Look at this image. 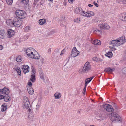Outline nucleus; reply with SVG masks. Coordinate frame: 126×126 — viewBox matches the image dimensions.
Wrapping results in <instances>:
<instances>
[{
	"mask_svg": "<svg viewBox=\"0 0 126 126\" xmlns=\"http://www.w3.org/2000/svg\"><path fill=\"white\" fill-rule=\"evenodd\" d=\"M6 22H7V24L8 25L9 24L10 25L12 26H13V23H14V20L13 21H12L11 19L9 20H8L7 21H6Z\"/></svg>",
	"mask_w": 126,
	"mask_h": 126,
	"instance_id": "obj_26",
	"label": "nucleus"
},
{
	"mask_svg": "<svg viewBox=\"0 0 126 126\" xmlns=\"http://www.w3.org/2000/svg\"><path fill=\"white\" fill-rule=\"evenodd\" d=\"M33 117V115L32 114V113H30L28 115V117L29 118H32Z\"/></svg>",
	"mask_w": 126,
	"mask_h": 126,
	"instance_id": "obj_42",
	"label": "nucleus"
},
{
	"mask_svg": "<svg viewBox=\"0 0 126 126\" xmlns=\"http://www.w3.org/2000/svg\"><path fill=\"white\" fill-rule=\"evenodd\" d=\"M87 13L88 15H89V16H88V17L93 16L94 14L93 12L91 11L87 12Z\"/></svg>",
	"mask_w": 126,
	"mask_h": 126,
	"instance_id": "obj_35",
	"label": "nucleus"
},
{
	"mask_svg": "<svg viewBox=\"0 0 126 126\" xmlns=\"http://www.w3.org/2000/svg\"><path fill=\"white\" fill-rule=\"evenodd\" d=\"M39 0H35V1H37Z\"/></svg>",
	"mask_w": 126,
	"mask_h": 126,
	"instance_id": "obj_57",
	"label": "nucleus"
},
{
	"mask_svg": "<svg viewBox=\"0 0 126 126\" xmlns=\"http://www.w3.org/2000/svg\"><path fill=\"white\" fill-rule=\"evenodd\" d=\"M31 68L32 70V75H35V69L33 67V66H32Z\"/></svg>",
	"mask_w": 126,
	"mask_h": 126,
	"instance_id": "obj_30",
	"label": "nucleus"
},
{
	"mask_svg": "<svg viewBox=\"0 0 126 126\" xmlns=\"http://www.w3.org/2000/svg\"><path fill=\"white\" fill-rule=\"evenodd\" d=\"M28 91L29 94L30 95H32L33 94V90L32 88L28 89Z\"/></svg>",
	"mask_w": 126,
	"mask_h": 126,
	"instance_id": "obj_32",
	"label": "nucleus"
},
{
	"mask_svg": "<svg viewBox=\"0 0 126 126\" xmlns=\"http://www.w3.org/2000/svg\"><path fill=\"white\" fill-rule=\"evenodd\" d=\"M112 48V50H115V48Z\"/></svg>",
	"mask_w": 126,
	"mask_h": 126,
	"instance_id": "obj_53",
	"label": "nucleus"
},
{
	"mask_svg": "<svg viewBox=\"0 0 126 126\" xmlns=\"http://www.w3.org/2000/svg\"><path fill=\"white\" fill-rule=\"evenodd\" d=\"M82 10V8L80 7L77 8L75 10L74 12L75 13L78 14H80Z\"/></svg>",
	"mask_w": 126,
	"mask_h": 126,
	"instance_id": "obj_18",
	"label": "nucleus"
},
{
	"mask_svg": "<svg viewBox=\"0 0 126 126\" xmlns=\"http://www.w3.org/2000/svg\"><path fill=\"white\" fill-rule=\"evenodd\" d=\"M87 13V12H86L82 10V12H81V13L80 15L83 16L88 17V16H89V15H88Z\"/></svg>",
	"mask_w": 126,
	"mask_h": 126,
	"instance_id": "obj_27",
	"label": "nucleus"
},
{
	"mask_svg": "<svg viewBox=\"0 0 126 126\" xmlns=\"http://www.w3.org/2000/svg\"><path fill=\"white\" fill-rule=\"evenodd\" d=\"M51 52V48H49L48 50V52L49 53H50Z\"/></svg>",
	"mask_w": 126,
	"mask_h": 126,
	"instance_id": "obj_50",
	"label": "nucleus"
},
{
	"mask_svg": "<svg viewBox=\"0 0 126 126\" xmlns=\"http://www.w3.org/2000/svg\"><path fill=\"white\" fill-rule=\"evenodd\" d=\"M30 87H31L32 85V82H29L27 84Z\"/></svg>",
	"mask_w": 126,
	"mask_h": 126,
	"instance_id": "obj_43",
	"label": "nucleus"
},
{
	"mask_svg": "<svg viewBox=\"0 0 126 126\" xmlns=\"http://www.w3.org/2000/svg\"><path fill=\"white\" fill-rule=\"evenodd\" d=\"M125 54H126L125 56H126V50L125 51Z\"/></svg>",
	"mask_w": 126,
	"mask_h": 126,
	"instance_id": "obj_54",
	"label": "nucleus"
},
{
	"mask_svg": "<svg viewBox=\"0 0 126 126\" xmlns=\"http://www.w3.org/2000/svg\"><path fill=\"white\" fill-rule=\"evenodd\" d=\"M100 118L98 119V120L101 121L104 119V117L103 116H99Z\"/></svg>",
	"mask_w": 126,
	"mask_h": 126,
	"instance_id": "obj_39",
	"label": "nucleus"
},
{
	"mask_svg": "<svg viewBox=\"0 0 126 126\" xmlns=\"http://www.w3.org/2000/svg\"><path fill=\"white\" fill-rule=\"evenodd\" d=\"M63 4L65 5H66V3L65 2H64L63 3Z\"/></svg>",
	"mask_w": 126,
	"mask_h": 126,
	"instance_id": "obj_52",
	"label": "nucleus"
},
{
	"mask_svg": "<svg viewBox=\"0 0 126 126\" xmlns=\"http://www.w3.org/2000/svg\"><path fill=\"white\" fill-rule=\"evenodd\" d=\"M109 117H111V120L112 122L116 121L117 120H120V117L119 115L116 112H112L109 114Z\"/></svg>",
	"mask_w": 126,
	"mask_h": 126,
	"instance_id": "obj_3",
	"label": "nucleus"
},
{
	"mask_svg": "<svg viewBox=\"0 0 126 126\" xmlns=\"http://www.w3.org/2000/svg\"><path fill=\"white\" fill-rule=\"evenodd\" d=\"M94 32L95 33H98L99 34H101L102 33V31L98 29L94 30Z\"/></svg>",
	"mask_w": 126,
	"mask_h": 126,
	"instance_id": "obj_33",
	"label": "nucleus"
},
{
	"mask_svg": "<svg viewBox=\"0 0 126 126\" xmlns=\"http://www.w3.org/2000/svg\"><path fill=\"white\" fill-rule=\"evenodd\" d=\"M26 52L27 55L30 58L39 59L40 58L39 54L36 51H35V52L33 53L30 48H28L26 50Z\"/></svg>",
	"mask_w": 126,
	"mask_h": 126,
	"instance_id": "obj_2",
	"label": "nucleus"
},
{
	"mask_svg": "<svg viewBox=\"0 0 126 126\" xmlns=\"http://www.w3.org/2000/svg\"><path fill=\"white\" fill-rule=\"evenodd\" d=\"M65 51L64 49L61 52V53L60 54V55H62L63 54H64L65 53Z\"/></svg>",
	"mask_w": 126,
	"mask_h": 126,
	"instance_id": "obj_44",
	"label": "nucleus"
},
{
	"mask_svg": "<svg viewBox=\"0 0 126 126\" xmlns=\"http://www.w3.org/2000/svg\"><path fill=\"white\" fill-rule=\"evenodd\" d=\"M3 48V46L2 45H0V50L2 49Z\"/></svg>",
	"mask_w": 126,
	"mask_h": 126,
	"instance_id": "obj_47",
	"label": "nucleus"
},
{
	"mask_svg": "<svg viewBox=\"0 0 126 126\" xmlns=\"http://www.w3.org/2000/svg\"><path fill=\"white\" fill-rule=\"evenodd\" d=\"M122 72L123 73L126 74V67H125L122 69Z\"/></svg>",
	"mask_w": 126,
	"mask_h": 126,
	"instance_id": "obj_40",
	"label": "nucleus"
},
{
	"mask_svg": "<svg viewBox=\"0 0 126 126\" xmlns=\"http://www.w3.org/2000/svg\"><path fill=\"white\" fill-rule=\"evenodd\" d=\"M115 70L114 68L108 67L106 68L104 71L109 73H111Z\"/></svg>",
	"mask_w": 126,
	"mask_h": 126,
	"instance_id": "obj_16",
	"label": "nucleus"
},
{
	"mask_svg": "<svg viewBox=\"0 0 126 126\" xmlns=\"http://www.w3.org/2000/svg\"><path fill=\"white\" fill-rule=\"evenodd\" d=\"M98 27L101 30L103 29L109 30L110 28L109 25L107 24L104 23L99 24Z\"/></svg>",
	"mask_w": 126,
	"mask_h": 126,
	"instance_id": "obj_9",
	"label": "nucleus"
},
{
	"mask_svg": "<svg viewBox=\"0 0 126 126\" xmlns=\"http://www.w3.org/2000/svg\"><path fill=\"white\" fill-rule=\"evenodd\" d=\"M88 6L89 7H92L93 6V5H92L91 4H89L88 5Z\"/></svg>",
	"mask_w": 126,
	"mask_h": 126,
	"instance_id": "obj_51",
	"label": "nucleus"
},
{
	"mask_svg": "<svg viewBox=\"0 0 126 126\" xmlns=\"http://www.w3.org/2000/svg\"><path fill=\"white\" fill-rule=\"evenodd\" d=\"M7 106L5 104H3L1 106V110L2 111H5L7 109Z\"/></svg>",
	"mask_w": 126,
	"mask_h": 126,
	"instance_id": "obj_22",
	"label": "nucleus"
},
{
	"mask_svg": "<svg viewBox=\"0 0 126 126\" xmlns=\"http://www.w3.org/2000/svg\"><path fill=\"white\" fill-rule=\"evenodd\" d=\"M23 102L24 107L26 109H28L31 107L30 103L29 101L28 98L26 96H24L23 98Z\"/></svg>",
	"mask_w": 126,
	"mask_h": 126,
	"instance_id": "obj_6",
	"label": "nucleus"
},
{
	"mask_svg": "<svg viewBox=\"0 0 126 126\" xmlns=\"http://www.w3.org/2000/svg\"><path fill=\"white\" fill-rule=\"evenodd\" d=\"M29 2V0H22L20 2V3L23 5H27L28 4Z\"/></svg>",
	"mask_w": 126,
	"mask_h": 126,
	"instance_id": "obj_25",
	"label": "nucleus"
},
{
	"mask_svg": "<svg viewBox=\"0 0 126 126\" xmlns=\"http://www.w3.org/2000/svg\"><path fill=\"white\" fill-rule=\"evenodd\" d=\"M6 1L8 4L11 5L12 3L13 0H6Z\"/></svg>",
	"mask_w": 126,
	"mask_h": 126,
	"instance_id": "obj_36",
	"label": "nucleus"
},
{
	"mask_svg": "<svg viewBox=\"0 0 126 126\" xmlns=\"http://www.w3.org/2000/svg\"><path fill=\"white\" fill-rule=\"evenodd\" d=\"M69 2L71 3H72L73 2V0H68Z\"/></svg>",
	"mask_w": 126,
	"mask_h": 126,
	"instance_id": "obj_48",
	"label": "nucleus"
},
{
	"mask_svg": "<svg viewBox=\"0 0 126 126\" xmlns=\"http://www.w3.org/2000/svg\"><path fill=\"white\" fill-rule=\"evenodd\" d=\"M112 53L110 51L109 52H108L105 54V55L106 56L108 57L109 58H110V57H111L112 56Z\"/></svg>",
	"mask_w": 126,
	"mask_h": 126,
	"instance_id": "obj_31",
	"label": "nucleus"
},
{
	"mask_svg": "<svg viewBox=\"0 0 126 126\" xmlns=\"http://www.w3.org/2000/svg\"><path fill=\"white\" fill-rule=\"evenodd\" d=\"M15 70H16L17 73L18 75L20 76L21 75V71L19 68L17 67L14 68Z\"/></svg>",
	"mask_w": 126,
	"mask_h": 126,
	"instance_id": "obj_28",
	"label": "nucleus"
},
{
	"mask_svg": "<svg viewBox=\"0 0 126 126\" xmlns=\"http://www.w3.org/2000/svg\"><path fill=\"white\" fill-rule=\"evenodd\" d=\"M103 107L106 110L109 112H112L114 111V109L112 106L108 104H105L103 105Z\"/></svg>",
	"mask_w": 126,
	"mask_h": 126,
	"instance_id": "obj_8",
	"label": "nucleus"
},
{
	"mask_svg": "<svg viewBox=\"0 0 126 126\" xmlns=\"http://www.w3.org/2000/svg\"><path fill=\"white\" fill-rule=\"evenodd\" d=\"M119 18L120 20L124 21H126V13H123L119 16Z\"/></svg>",
	"mask_w": 126,
	"mask_h": 126,
	"instance_id": "obj_15",
	"label": "nucleus"
},
{
	"mask_svg": "<svg viewBox=\"0 0 126 126\" xmlns=\"http://www.w3.org/2000/svg\"><path fill=\"white\" fill-rule=\"evenodd\" d=\"M7 37L10 38L13 36L14 34V31L11 29L7 31Z\"/></svg>",
	"mask_w": 126,
	"mask_h": 126,
	"instance_id": "obj_14",
	"label": "nucleus"
},
{
	"mask_svg": "<svg viewBox=\"0 0 126 126\" xmlns=\"http://www.w3.org/2000/svg\"><path fill=\"white\" fill-rule=\"evenodd\" d=\"M94 77H92L90 78L87 79L85 80V86L82 92V93L84 94H85L86 86L87 84L92 80Z\"/></svg>",
	"mask_w": 126,
	"mask_h": 126,
	"instance_id": "obj_10",
	"label": "nucleus"
},
{
	"mask_svg": "<svg viewBox=\"0 0 126 126\" xmlns=\"http://www.w3.org/2000/svg\"><path fill=\"white\" fill-rule=\"evenodd\" d=\"M22 60L21 56H18L16 58V61L18 62H20Z\"/></svg>",
	"mask_w": 126,
	"mask_h": 126,
	"instance_id": "obj_34",
	"label": "nucleus"
},
{
	"mask_svg": "<svg viewBox=\"0 0 126 126\" xmlns=\"http://www.w3.org/2000/svg\"><path fill=\"white\" fill-rule=\"evenodd\" d=\"M61 94L58 92H57L54 94V96L56 99L60 98L61 97Z\"/></svg>",
	"mask_w": 126,
	"mask_h": 126,
	"instance_id": "obj_20",
	"label": "nucleus"
},
{
	"mask_svg": "<svg viewBox=\"0 0 126 126\" xmlns=\"http://www.w3.org/2000/svg\"><path fill=\"white\" fill-rule=\"evenodd\" d=\"M46 22V20L45 19H40L39 21V23L40 25H43Z\"/></svg>",
	"mask_w": 126,
	"mask_h": 126,
	"instance_id": "obj_23",
	"label": "nucleus"
},
{
	"mask_svg": "<svg viewBox=\"0 0 126 126\" xmlns=\"http://www.w3.org/2000/svg\"><path fill=\"white\" fill-rule=\"evenodd\" d=\"M93 3L96 7H98V5L96 3H95V1Z\"/></svg>",
	"mask_w": 126,
	"mask_h": 126,
	"instance_id": "obj_46",
	"label": "nucleus"
},
{
	"mask_svg": "<svg viewBox=\"0 0 126 126\" xmlns=\"http://www.w3.org/2000/svg\"><path fill=\"white\" fill-rule=\"evenodd\" d=\"M126 42L125 37L123 36L119 38L117 40H112L110 42V45L113 46H118L122 45Z\"/></svg>",
	"mask_w": 126,
	"mask_h": 126,
	"instance_id": "obj_1",
	"label": "nucleus"
},
{
	"mask_svg": "<svg viewBox=\"0 0 126 126\" xmlns=\"http://www.w3.org/2000/svg\"><path fill=\"white\" fill-rule=\"evenodd\" d=\"M22 67L23 72L25 74L29 72V70H28V68H29V67L28 65H23L22 66Z\"/></svg>",
	"mask_w": 126,
	"mask_h": 126,
	"instance_id": "obj_13",
	"label": "nucleus"
},
{
	"mask_svg": "<svg viewBox=\"0 0 126 126\" xmlns=\"http://www.w3.org/2000/svg\"><path fill=\"white\" fill-rule=\"evenodd\" d=\"M93 60L97 62L98 61V59L96 57H94L93 58Z\"/></svg>",
	"mask_w": 126,
	"mask_h": 126,
	"instance_id": "obj_41",
	"label": "nucleus"
},
{
	"mask_svg": "<svg viewBox=\"0 0 126 126\" xmlns=\"http://www.w3.org/2000/svg\"><path fill=\"white\" fill-rule=\"evenodd\" d=\"M0 92H1V90L0 89Z\"/></svg>",
	"mask_w": 126,
	"mask_h": 126,
	"instance_id": "obj_55",
	"label": "nucleus"
},
{
	"mask_svg": "<svg viewBox=\"0 0 126 126\" xmlns=\"http://www.w3.org/2000/svg\"><path fill=\"white\" fill-rule=\"evenodd\" d=\"M91 69V65L89 63L87 62L84 64L82 69V72L84 73H86L89 72Z\"/></svg>",
	"mask_w": 126,
	"mask_h": 126,
	"instance_id": "obj_5",
	"label": "nucleus"
},
{
	"mask_svg": "<svg viewBox=\"0 0 126 126\" xmlns=\"http://www.w3.org/2000/svg\"><path fill=\"white\" fill-rule=\"evenodd\" d=\"M31 107H30V108H28V111H29V112H32V110L30 108Z\"/></svg>",
	"mask_w": 126,
	"mask_h": 126,
	"instance_id": "obj_49",
	"label": "nucleus"
},
{
	"mask_svg": "<svg viewBox=\"0 0 126 126\" xmlns=\"http://www.w3.org/2000/svg\"><path fill=\"white\" fill-rule=\"evenodd\" d=\"M121 1L124 4H126V0H121Z\"/></svg>",
	"mask_w": 126,
	"mask_h": 126,
	"instance_id": "obj_45",
	"label": "nucleus"
},
{
	"mask_svg": "<svg viewBox=\"0 0 126 126\" xmlns=\"http://www.w3.org/2000/svg\"><path fill=\"white\" fill-rule=\"evenodd\" d=\"M35 77V75H31L30 80L33 82H35L36 79Z\"/></svg>",
	"mask_w": 126,
	"mask_h": 126,
	"instance_id": "obj_29",
	"label": "nucleus"
},
{
	"mask_svg": "<svg viewBox=\"0 0 126 126\" xmlns=\"http://www.w3.org/2000/svg\"><path fill=\"white\" fill-rule=\"evenodd\" d=\"M25 12L23 11L20 10H17L16 11V16L18 18L23 19L25 17Z\"/></svg>",
	"mask_w": 126,
	"mask_h": 126,
	"instance_id": "obj_4",
	"label": "nucleus"
},
{
	"mask_svg": "<svg viewBox=\"0 0 126 126\" xmlns=\"http://www.w3.org/2000/svg\"><path fill=\"white\" fill-rule=\"evenodd\" d=\"M3 99H4V100L6 102L10 101L11 100L8 94H6L5 96L0 94V100Z\"/></svg>",
	"mask_w": 126,
	"mask_h": 126,
	"instance_id": "obj_11",
	"label": "nucleus"
},
{
	"mask_svg": "<svg viewBox=\"0 0 126 126\" xmlns=\"http://www.w3.org/2000/svg\"><path fill=\"white\" fill-rule=\"evenodd\" d=\"M1 93L3 94H8L9 93V90L8 89L5 87L1 89Z\"/></svg>",
	"mask_w": 126,
	"mask_h": 126,
	"instance_id": "obj_17",
	"label": "nucleus"
},
{
	"mask_svg": "<svg viewBox=\"0 0 126 126\" xmlns=\"http://www.w3.org/2000/svg\"><path fill=\"white\" fill-rule=\"evenodd\" d=\"M90 126H95L94 125H91Z\"/></svg>",
	"mask_w": 126,
	"mask_h": 126,
	"instance_id": "obj_56",
	"label": "nucleus"
},
{
	"mask_svg": "<svg viewBox=\"0 0 126 126\" xmlns=\"http://www.w3.org/2000/svg\"><path fill=\"white\" fill-rule=\"evenodd\" d=\"M30 30V27L29 26L26 27L24 29V30L26 32H28Z\"/></svg>",
	"mask_w": 126,
	"mask_h": 126,
	"instance_id": "obj_37",
	"label": "nucleus"
},
{
	"mask_svg": "<svg viewBox=\"0 0 126 126\" xmlns=\"http://www.w3.org/2000/svg\"><path fill=\"white\" fill-rule=\"evenodd\" d=\"M79 53V52L77 50L76 47H74L72 49L71 55H73V57H75L77 56Z\"/></svg>",
	"mask_w": 126,
	"mask_h": 126,
	"instance_id": "obj_12",
	"label": "nucleus"
},
{
	"mask_svg": "<svg viewBox=\"0 0 126 126\" xmlns=\"http://www.w3.org/2000/svg\"><path fill=\"white\" fill-rule=\"evenodd\" d=\"M92 43L95 45H100L101 43L100 41L98 40H94L92 42Z\"/></svg>",
	"mask_w": 126,
	"mask_h": 126,
	"instance_id": "obj_24",
	"label": "nucleus"
},
{
	"mask_svg": "<svg viewBox=\"0 0 126 126\" xmlns=\"http://www.w3.org/2000/svg\"><path fill=\"white\" fill-rule=\"evenodd\" d=\"M39 72L40 78L43 80H44L45 79L44 78V73L42 71V70L41 69L40 70V71L39 70Z\"/></svg>",
	"mask_w": 126,
	"mask_h": 126,
	"instance_id": "obj_21",
	"label": "nucleus"
},
{
	"mask_svg": "<svg viewBox=\"0 0 126 126\" xmlns=\"http://www.w3.org/2000/svg\"><path fill=\"white\" fill-rule=\"evenodd\" d=\"M14 26L19 27L20 26L22 23V21L20 19H18L17 18L15 17L14 19Z\"/></svg>",
	"mask_w": 126,
	"mask_h": 126,
	"instance_id": "obj_7",
	"label": "nucleus"
},
{
	"mask_svg": "<svg viewBox=\"0 0 126 126\" xmlns=\"http://www.w3.org/2000/svg\"><path fill=\"white\" fill-rule=\"evenodd\" d=\"M74 21L75 22L79 23L80 22V20L78 18H77L75 19L74 20Z\"/></svg>",
	"mask_w": 126,
	"mask_h": 126,
	"instance_id": "obj_38",
	"label": "nucleus"
},
{
	"mask_svg": "<svg viewBox=\"0 0 126 126\" xmlns=\"http://www.w3.org/2000/svg\"><path fill=\"white\" fill-rule=\"evenodd\" d=\"M5 30H1L0 31V38L3 39L5 37Z\"/></svg>",
	"mask_w": 126,
	"mask_h": 126,
	"instance_id": "obj_19",
	"label": "nucleus"
}]
</instances>
